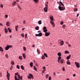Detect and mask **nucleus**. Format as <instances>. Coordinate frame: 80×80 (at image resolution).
<instances>
[{"instance_id":"f257e3e1","label":"nucleus","mask_w":80,"mask_h":80,"mask_svg":"<svg viewBox=\"0 0 80 80\" xmlns=\"http://www.w3.org/2000/svg\"><path fill=\"white\" fill-rule=\"evenodd\" d=\"M58 8H59V10L60 11L65 10V8L63 7H61V6H59Z\"/></svg>"},{"instance_id":"f03ea898","label":"nucleus","mask_w":80,"mask_h":80,"mask_svg":"<svg viewBox=\"0 0 80 80\" xmlns=\"http://www.w3.org/2000/svg\"><path fill=\"white\" fill-rule=\"evenodd\" d=\"M28 78L30 79V80H31V78H33V75L32 74L29 73V75H28Z\"/></svg>"},{"instance_id":"7ed1b4c3","label":"nucleus","mask_w":80,"mask_h":80,"mask_svg":"<svg viewBox=\"0 0 80 80\" xmlns=\"http://www.w3.org/2000/svg\"><path fill=\"white\" fill-rule=\"evenodd\" d=\"M12 45L7 46L5 47V50H8L9 48H12Z\"/></svg>"},{"instance_id":"20e7f679","label":"nucleus","mask_w":80,"mask_h":80,"mask_svg":"<svg viewBox=\"0 0 80 80\" xmlns=\"http://www.w3.org/2000/svg\"><path fill=\"white\" fill-rule=\"evenodd\" d=\"M10 73H8V72H7V77L8 79V80H10Z\"/></svg>"},{"instance_id":"39448f33","label":"nucleus","mask_w":80,"mask_h":80,"mask_svg":"<svg viewBox=\"0 0 80 80\" xmlns=\"http://www.w3.org/2000/svg\"><path fill=\"white\" fill-rule=\"evenodd\" d=\"M50 35V32H46L45 33V36L46 37H48V36H49V35Z\"/></svg>"},{"instance_id":"423d86ee","label":"nucleus","mask_w":80,"mask_h":80,"mask_svg":"<svg viewBox=\"0 0 80 80\" xmlns=\"http://www.w3.org/2000/svg\"><path fill=\"white\" fill-rule=\"evenodd\" d=\"M42 35V33L40 32L39 33V34H35V36H36V37H37L38 36V37H41Z\"/></svg>"},{"instance_id":"0eeeda50","label":"nucleus","mask_w":80,"mask_h":80,"mask_svg":"<svg viewBox=\"0 0 80 80\" xmlns=\"http://www.w3.org/2000/svg\"><path fill=\"white\" fill-rule=\"evenodd\" d=\"M75 64H76V66L77 68H79L80 67V64L79 63H78L77 62H75Z\"/></svg>"},{"instance_id":"6e6552de","label":"nucleus","mask_w":80,"mask_h":80,"mask_svg":"<svg viewBox=\"0 0 80 80\" xmlns=\"http://www.w3.org/2000/svg\"><path fill=\"white\" fill-rule=\"evenodd\" d=\"M48 9V8L46 7L44 9V10L45 12H47V10Z\"/></svg>"},{"instance_id":"1a4fd4ad","label":"nucleus","mask_w":80,"mask_h":80,"mask_svg":"<svg viewBox=\"0 0 80 80\" xmlns=\"http://www.w3.org/2000/svg\"><path fill=\"white\" fill-rule=\"evenodd\" d=\"M67 65H70V61L68 60L67 61Z\"/></svg>"},{"instance_id":"9d476101","label":"nucleus","mask_w":80,"mask_h":80,"mask_svg":"<svg viewBox=\"0 0 80 80\" xmlns=\"http://www.w3.org/2000/svg\"><path fill=\"white\" fill-rule=\"evenodd\" d=\"M71 57V55H69L67 57V60H69V59H70V58Z\"/></svg>"},{"instance_id":"9b49d317","label":"nucleus","mask_w":80,"mask_h":80,"mask_svg":"<svg viewBox=\"0 0 80 80\" xmlns=\"http://www.w3.org/2000/svg\"><path fill=\"white\" fill-rule=\"evenodd\" d=\"M0 51L2 52H3V48H2V47H0Z\"/></svg>"},{"instance_id":"f8f14e48","label":"nucleus","mask_w":80,"mask_h":80,"mask_svg":"<svg viewBox=\"0 0 80 80\" xmlns=\"http://www.w3.org/2000/svg\"><path fill=\"white\" fill-rule=\"evenodd\" d=\"M59 3L62 5V6H63V7H64V4L62 3V2L61 1H59Z\"/></svg>"},{"instance_id":"ddd939ff","label":"nucleus","mask_w":80,"mask_h":80,"mask_svg":"<svg viewBox=\"0 0 80 80\" xmlns=\"http://www.w3.org/2000/svg\"><path fill=\"white\" fill-rule=\"evenodd\" d=\"M38 23L39 24V25H41L42 24V21L40 20L38 21Z\"/></svg>"},{"instance_id":"4468645a","label":"nucleus","mask_w":80,"mask_h":80,"mask_svg":"<svg viewBox=\"0 0 80 80\" xmlns=\"http://www.w3.org/2000/svg\"><path fill=\"white\" fill-rule=\"evenodd\" d=\"M64 43V42H63V41H61L60 42V44L61 45H63Z\"/></svg>"},{"instance_id":"2eb2a0df","label":"nucleus","mask_w":80,"mask_h":80,"mask_svg":"<svg viewBox=\"0 0 80 80\" xmlns=\"http://www.w3.org/2000/svg\"><path fill=\"white\" fill-rule=\"evenodd\" d=\"M57 55H58V56H59V57H60V56H61V55H62V54H61V53H60V52H58Z\"/></svg>"},{"instance_id":"dca6fc26","label":"nucleus","mask_w":80,"mask_h":80,"mask_svg":"<svg viewBox=\"0 0 80 80\" xmlns=\"http://www.w3.org/2000/svg\"><path fill=\"white\" fill-rule=\"evenodd\" d=\"M6 25L7 26H10V23L9 22H6Z\"/></svg>"},{"instance_id":"f3484780","label":"nucleus","mask_w":80,"mask_h":80,"mask_svg":"<svg viewBox=\"0 0 80 80\" xmlns=\"http://www.w3.org/2000/svg\"><path fill=\"white\" fill-rule=\"evenodd\" d=\"M50 18L51 19V20L53 21V16L50 17Z\"/></svg>"},{"instance_id":"a211bd4d","label":"nucleus","mask_w":80,"mask_h":80,"mask_svg":"<svg viewBox=\"0 0 80 80\" xmlns=\"http://www.w3.org/2000/svg\"><path fill=\"white\" fill-rule=\"evenodd\" d=\"M63 62H64V61L63 59H61L60 61V62L61 63H63Z\"/></svg>"},{"instance_id":"6ab92c4d","label":"nucleus","mask_w":80,"mask_h":80,"mask_svg":"<svg viewBox=\"0 0 80 80\" xmlns=\"http://www.w3.org/2000/svg\"><path fill=\"white\" fill-rule=\"evenodd\" d=\"M18 26H17L15 27L16 31H18Z\"/></svg>"},{"instance_id":"aec40b11","label":"nucleus","mask_w":80,"mask_h":80,"mask_svg":"<svg viewBox=\"0 0 80 80\" xmlns=\"http://www.w3.org/2000/svg\"><path fill=\"white\" fill-rule=\"evenodd\" d=\"M35 29L37 30H39V27L38 26L36 27V28H35Z\"/></svg>"},{"instance_id":"412c9836","label":"nucleus","mask_w":80,"mask_h":80,"mask_svg":"<svg viewBox=\"0 0 80 80\" xmlns=\"http://www.w3.org/2000/svg\"><path fill=\"white\" fill-rule=\"evenodd\" d=\"M30 66L31 67H33V62H31L30 63Z\"/></svg>"},{"instance_id":"4be33fe9","label":"nucleus","mask_w":80,"mask_h":80,"mask_svg":"<svg viewBox=\"0 0 80 80\" xmlns=\"http://www.w3.org/2000/svg\"><path fill=\"white\" fill-rule=\"evenodd\" d=\"M44 55L46 57H48V56H47V54H46V53H44Z\"/></svg>"},{"instance_id":"5701e85b","label":"nucleus","mask_w":80,"mask_h":80,"mask_svg":"<svg viewBox=\"0 0 80 80\" xmlns=\"http://www.w3.org/2000/svg\"><path fill=\"white\" fill-rule=\"evenodd\" d=\"M8 32H9L10 33H11V32H12V30H11V29H10V28H8Z\"/></svg>"},{"instance_id":"b1692460","label":"nucleus","mask_w":80,"mask_h":80,"mask_svg":"<svg viewBox=\"0 0 80 80\" xmlns=\"http://www.w3.org/2000/svg\"><path fill=\"white\" fill-rule=\"evenodd\" d=\"M45 56L43 55H42V59L43 60V59H45Z\"/></svg>"},{"instance_id":"393cba45","label":"nucleus","mask_w":80,"mask_h":80,"mask_svg":"<svg viewBox=\"0 0 80 80\" xmlns=\"http://www.w3.org/2000/svg\"><path fill=\"white\" fill-rule=\"evenodd\" d=\"M15 4H16V2L14 1L12 3V5L14 6Z\"/></svg>"},{"instance_id":"a878e982","label":"nucleus","mask_w":80,"mask_h":80,"mask_svg":"<svg viewBox=\"0 0 80 80\" xmlns=\"http://www.w3.org/2000/svg\"><path fill=\"white\" fill-rule=\"evenodd\" d=\"M34 2L36 3L38 1V0H33Z\"/></svg>"},{"instance_id":"bb28decb","label":"nucleus","mask_w":80,"mask_h":80,"mask_svg":"<svg viewBox=\"0 0 80 80\" xmlns=\"http://www.w3.org/2000/svg\"><path fill=\"white\" fill-rule=\"evenodd\" d=\"M21 68L22 70H24V67L22 65L21 66Z\"/></svg>"},{"instance_id":"cd10ccee","label":"nucleus","mask_w":80,"mask_h":80,"mask_svg":"<svg viewBox=\"0 0 80 80\" xmlns=\"http://www.w3.org/2000/svg\"><path fill=\"white\" fill-rule=\"evenodd\" d=\"M33 68H34V70H35V71H37V68H36L35 67V66H34Z\"/></svg>"},{"instance_id":"c85d7f7f","label":"nucleus","mask_w":80,"mask_h":80,"mask_svg":"<svg viewBox=\"0 0 80 80\" xmlns=\"http://www.w3.org/2000/svg\"><path fill=\"white\" fill-rule=\"evenodd\" d=\"M22 56L23 57H24V58H26V57L25 56V54H23Z\"/></svg>"},{"instance_id":"c756f323","label":"nucleus","mask_w":80,"mask_h":80,"mask_svg":"<svg viewBox=\"0 0 80 80\" xmlns=\"http://www.w3.org/2000/svg\"><path fill=\"white\" fill-rule=\"evenodd\" d=\"M5 33H7L8 32V29H5Z\"/></svg>"},{"instance_id":"7c9ffc66","label":"nucleus","mask_w":80,"mask_h":80,"mask_svg":"<svg viewBox=\"0 0 80 80\" xmlns=\"http://www.w3.org/2000/svg\"><path fill=\"white\" fill-rule=\"evenodd\" d=\"M5 57L7 58H8V54H6Z\"/></svg>"},{"instance_id":"2f4dec72","label":"nucleus","mask_w":80,"mask_h":80,"mask_svg":"<svg viewBox=\"0 0 80 80\" xmlns=\"http://www.w3.org/2000/svg\"><path fill=\"white\" fill-rule=\"evenodd\" d=\"M43 31L44 32H47V29H44Z\"/></svg>"},{"instance_id":"473e14b6","label":"nucleus","mask_w":80,"mask_h":80,"mask_svg":"<svg viewBox=\"0 0 80 80\" xmlns=\"http://www.w3.org/2000/svg\"><path fill=\"white\" fill-rule=\"evenodd\" d=\"M65 53H66V54L69 53V52H68V51H66L65 52Z\"/></svg>"},{"instance_id":"72a5a7b5","label":"nucleus","mask_w":80,"mask_h":80,"mask_svg":"<svg viewBox=\"0 0 80 80\" xmlns=\"http://www.w3.org/2000/svg\"><path fill=\"white\" fill-rule=\"evenodd\" d=\"M48 76H49V74H47L46 75V78H48Z\"/></svg>"},{"instance_id":"f704fd0d","label":"nucleus","mask_w":80,"mask_h":80,"mask_svg":"<svg viewBox=\"0 0 80 80\" xmlns=\"http://www.w3.org/2000/svg\"><path fill=\"white\" fill-rule=\"evenodd\" d=\"M0 7H1V8H3V4H1L0 5Z\"/></svg>"},{"instance_id":"c9c22d12","label":"nucleus","mask_w":80,"mask_h":80,"mask_svg":"<svg viewBox=\"0 0 80 80\" xmlns=\"http://www.w3.org/2000/svg\"><path fill=\"white\" fill-rule=\"evenodd\" d=\"M43 71H45V69H46L45 67H43Z\"/></svg>"},{"instance_id":"e433bc0d","label":"nucleus","mask_w":80,"mask_h":80,"mask_svg":"<svg viewBox=\"0 0 80 80\" xmlns=\"http://www.w3.org/2000/svg\"><path fill=\"white\" fill-rule=\"evenodd\" d=\"M27 49H26V48L25 47H23V50L24 51H26V50Z\"/></svg>"},{"instance_id":"4c0bfd02","label":"nucleus","mask_w":80,"mask_h":80,"mask_svg":"<svg viewBox=\"0 0 80 80\" xmlns=\"http://www.w3.org/2000/svg\"><path fill=\"white\" fill-rule=\"evenodd\" d=\"M47 29V27H43V30H46Z\"/></svg>"},{"instance_id":"58836bf2","label":"nucleus","mask_w":80,"mask_h":80,"mask_svg":"<svg viewBox=\"0 0 80 80\" xmlns=\"http://www.w3.org/2000/svg\"><path fill=\"white\" fill-rule=\"evenodd\" d=\"M11 63L12 65H14V62L13 61L11 62Z\"/></svg>"},{"instance_id":"ea45409f","label":"nucleus","mask_w":80,"mask_h":80,"mask_svg":"<svg viewBox=\"0 0 80 80\" xmlns=\"http://www.w3.org/2000/svg\"><path fill=\"white\" fill-rule=\"evenodd\" d=\"M17 68H18V69H20V67L18 66V65H17Z\"/></svg>"},{"instance_id":"a19ab883","label":"nucleus","mask_w":80,"mask_h":80,"mask_svg":"<svg viewBox=\"0 0 80 80\" xmlns=\"http://www.w3.org/2000/svg\"><path fill=\"white\" fill-rule=\"evenodd\" d=\"M13 68V66H11V67L10 68V69L11 70H12V68Z\"/></svg>"},{"instance_id":"79ce46f5","label":"nucleus","mask_w":80,"mask_h":80,"mask_svg":"<svg viewBox=\"0 0 80 80\" xmlns=\"http://www.w3.org/2000/svg\"><path fill=\"white\" fill-rule=\"evenodd\" d=\"M62 27L63 28H65V25L64 24L62 25Z\"/></svg>"},{"instance_id":"37998d69","label":"nucleus","mask_w":80,"mask_h":80,"mask_svg":"<svg viewBox=\"0 0 80 80\" xmlns=\"http://www.w3.org/2000/svg\"><path fill=\"white\" fill-rule=\"evenodd\" d=\"M61 59V57H59L58 58V60H60Z\"/></svg>"},{"instance_id":"c03bdc74","label":"nucleus","mask_w":80,"mask_h":80,"mask_svg":"<svg viewBox=\"0 0 80 80\" xmlns=\"http://www.w3.org/2000/svg\"><path fill=\"white\" fill-rule=\"evenodd\" d=\"M60 24L61 25H63V21H61L60 22Z\"/></svg>"},{"instance_id":"a18cd8bd","label":"nucleus","mask_w":80,"mask_h":80,"mask_svg":"<svg viewBox=\"0 0 80 80\" xmlns=\"http://www.w3.org/2000/svg\"><path fill=\"white\" fill-rule=\"evenodd\" d=\"M22 78H23V76H21L19 78H20V80H22Z\"/></svg>"},{"instance_id":"49530a36","label":"nucleus","mask_w":80,"mask_h":80,"mask_svg":"<svg viewBox=\"0 0 80 80\" xmlns=\"http://www.w3.org/2000/svg\"><path fill=\"white\" fill-rule=\"evenodd\" d=\"M18 8H20V10H21V9H22V8H21V7H20V5H18Z\"/></svg>"},{"instance_id":"de8ad7c7","label":"nucleus","mask_w":80,"mask_h":80,"mask_svg":"<svg viewBox=\"0 0 80 80\" xmlns=\"http://www.w3.org/2000/svg\"><path fill=\"white\" fill-rule=\"evenodd\" d=\"M74 10L75 12H77V11L78 10V9H77V8H75L74 9Z\"/></svg>"},{"instance_id":"09e8293b","label":"nucleus","mask_w":80,"mask_h":80,"mask_svg":"<svg viewBox=\"0 0 80 80\" xmlns=\"http://www.w3.org/2000/svg\"><path fill=\"white\" fill-rule=\"evenodd\" d=\"M21 36H22V37H24L25 35H24V34H21Z\"/></svg>"},{"instance_id":"8fccbe9b","label":"nucleus","mask_w":80,"mask_h":80,"mask_svg":"<svg viewBox=\"0 0 80 80\" xmlns=\"http://www.w3.org/2000/svg\"><path fill=\"white\" fill-rule=\"evenodd\" d=\"M27 34H25V38H27Z\"/></svg>"},{"instance_id":"3c124183","label":"nucleus","mask_w":80,"mask_h":80,"mask_svg":"<svg viewBox=\"0 0 80 80\" xmlns=\"http://www.w3.org/2000/svg\"><path fill=\"white\" fill-rule=\"evenodd\" d=\"M5 17L6 18H8V15H5Z\"/></svg>"},{"instance_id":"603ef678","label":"nucleus","mask_w":80,"mask_h":80,"mask_svg":"<svg viewBox=\"0 0 80 80\" xmlns=\"http://www.w3.org/2000/svg\"><path fill=\"white\" fill-rule=\"evenodd\" d=\"M52 25L53 27H54L55 26V25H54V22L52 23Z\"/></svg>"},{"instance_id":"864d4df0","label":"nucleus","mask_w":80,"mask_h":80,"mask_svg":"<svg viewBox=\"0 0 80 80\" xmlns=\"http://www.w3.org/2000/svg\"><path fill=\"white\" fill-rule=\"evenodd\" d=\"M15 75H18V72H17V73H15Z\"/></svg>"},{"instance_id":"5fc2aeb1","label":"nucleus","mask_w":80,"mask_h":80,"mask_svg":"<svg viewBox=\"0 0 80 80\" xmlns=\"http://www.w3.org/2000/svg\"><path fill=\"white\" fill-rule=\"evenodd\" d=\"M51 80V77L49 76V80Z\"/></svg>"},{"instance_id":"6e6d98bb","label":"nucleus","mask_w":80,"mask_h":80,"mask_svg":"<svg viewBox=\"0 0 80 80\" xmlns=\"http://www.w3.org/2000/svg\"><path fill=\"white\" fill-rule=\"evenodd\" d=\"M26 22H25V21H24L23 22V24H25V23H26Z\"/></svg>"},{"instance_id":"4d7b16f0","label":"nucleus","mask_w":80,"mask_h":80,"mask_svg":"<svg viewBox=\"0 0 80 80\" xmlns=\"http://www.w3.org/2000/svg\"><path fill=\"white\" fill-rule=\"evenodd\" d=\"M18 77L19 78H20V74H19L18 75Z\"/></svg>"},{"instance_id":"13d9d810","label":"nucleus","mask_w":80,"mask_h":80,"mask_svg":"<svg viewBox=\"0 0 80 80\" xmlns=\"http://www.w3.org/2000/svg\"><path fill=\"white\" fill-rule=\"evenodd\" d=\"M73 77H75L76 76V74H73Z\"/></svg>"},{"instance_id":"bf43d9fd","label":"nucleus","mask_w":80,"mask_h":80,"mask_svg":"<svg viewBox=\"0 0 80 80\" xmlns=\"http://www.w3.org/2000/svg\"><path fill=\"white\" fill-rule=\"evenodd\" d=\"M53 75L54 76H55L56 75V74H55V72H54V73H53Z\"/></svg>"},{"instance_id":"052dcab7","label":"nucleus","mask_w":80,"mask_h":80,"mask_svg":"<svg viewBox=\"0 0 80 80\" xmlns=\"http://www.w3.org/2000/svg\"><path fill=\"white\" fill-rule=\"evenodd\" d=\"M15 80H20V79H18L17 78L16 79H15Z\"/></svg>"},{"instance_id":"680f3d73","label":"nucleus","mask_w":80,"mask_h":80,"mask_svg":"<svg viewBox=\"0 0 80 80\" xmlns=\"http://www.w3.org/2000/svg\"><path fill=\"white\" fill-rule=\"evenodd\" d=\"M45 6H46V7H47V8H48V5H47V4H46V5H45Z\"/></svg>"},{"instance_id":"e2e57ef3","label":"nucleus","mask_w":80,"mask_h":80,"mask_svg":"<svg viewBox=\"0 0 80 80\" xmlns=\"http://www.w3.org/2000/svg\"><path fill=\"white\" fill-rule=\"evenodd\" d=\"M50 22L51 23V24H52V23H53V22L52 21H50Z\"/></svg>"},{"instance_id":"0e129e2a","label":"nucleus","mask_w":80,"mask_h":80,"mask_svg":"<svg viewBox=\"0 0 80 80\" xmlns=\"http://www.w3.org/2000/svg\"><path fill=\"white\" fill-rule=\"evenodd\" d=\"M79 16V14H78L77 15V17H78Z\"/></svg>"},{"instance_id":"69168bd1","label":"nucleus","mask_w":80,"mask_h":80,"mask_svg":"<svg viewBox=\"0 0 80 80\" xmlns=\"http://www.w3.org/2000/svg\"><path fill=\"white\" fill-rule=\"evenodd\" d=\"M21 57H22L19 56V59H21Z\"/></svg>"},{"instance_id":"338daca9","label":"nucleus","mask_w":80,"mask_h":80,"mask_svg":"<svg viewBox=\"0 0 80 80\" xmlns=\"http://www.w3.org/2000/svg\"><path fill=\"white\" fill-rule=\"evenodd\" d=\"M0 25H1V26H3V24H2V23H0Z\"/></svg>"},{"instance_id":"774afa93","label":"nucleus","mask_w":80,"mask_h":80,"mask_svg":"<svg viewBox=\"0 0 80 80\" xmlns=\"http://www.w3.org/2000/svg\"><path fill=\"white\" fill-rule=\"evenodd\" d=\"M17 78V76L16 75L15 76V79H16V78Z\"/></svg>"}]
</instances>
